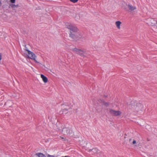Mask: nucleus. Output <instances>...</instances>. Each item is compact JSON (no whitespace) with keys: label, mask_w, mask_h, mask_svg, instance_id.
Here are the masks:
<instances>
[{"label":"nucleus","mask_w":157,"mask_h":157,"mask_svg":"<svg viewBox=\"0 0 157 157\" xmlns=\"http://www.w3.org/2000/svg\"><path fill=\"white\" fill-rule=\"evenodd\" d=\"M65 25L67 28L70 30L69 36L71 41H77L83 39L82 34L77 27L68 22L66 23Z\"/></svg>","instance_id":"f257e3e1"},{"label":"nucleus","mask_w":157,"mask_h":157,"mask_svg":"<svg viewBox=\"0 0 157 157\" xmlns=\"http://www.w3.org/2000/svg\"><path fill=\"white\" fill-rule=\"evenodd\" d=\"M25 50L27 51L28 54H26V57L29 59H31L34 61V62L37 63H39V62H37L36 59V57L34 53L31 52L28 49H26Z\"/></svg>","instance_id":"f03ea898"},{"label":"nucleus","mask_w":157,"mask_h":157,"mask_svg":"<svg viewBox=\"0 0 157 157\" xmlns=\"http://www.w3.org/2000/svg\"><path fill=\"white\" fill-rule=\"evenodd\" d=\"M109 113L112 115L117 116L121 115V112L119 111H116L110 109Z\"/></svg>","instance_id":"7ed1b4c3"},{"label":"nucleus","mask_w":157,"mask_h":157,"mask_svg":"<svg viewBox=\"0 0 157 157\" xmlns=\"http://www.w3.org/2000/svg\"><path fill=\"white\" fill-rule=\"evenodd\" d=\"M71 108L70 107L68 106V108H66L61 110L59 112L60 114H66L68 113V112L70 111Z\"/></svg>","instance_id":"20e7f679"},{"label":"nucleus","mask_w":157,"mask_h":157,"mask_svg":"<svg viewBox=\"0 0 157 157\" xmlns=\"http://www.w3.org/2000/svg\"><path fill=\"white\" fill-rule=\"evenodd\" d=\"M124 9L126 11L131 12L136 10V8L135 6H133L132 5L128 4V8L125 7Z\"/></svg>","instance_id":"39448f33"},{"label":"nucleus","mask_w":157,"mask_h":157,"mask_svg":"<svg viewBox=\"0 0 157 157\" xmlns=\"http://www.w3.org/2000/svg\"><path fill=\"white\" fill-rule=\"evenodd\" d=\"M70 132V129L68 128H64L62 130V133L65 135H68Z\"/></svg>","instance_id":"423d86ee"},{"label":"nucleus","mask_w":157,"mask_h":157,"mask_svg":"<svg viewBox=\"0 0 157 157\" xmlns=\"http://www.w3.org/2000/svg\"><path fill=\"white\" fill-rule=\"evenodd\" d=\"M84 147H85V146H83ZM85 147L86 148V150H87L88 152L89 151V150L90 149H91L92 148V145L91 143H86V146H85Z\"/></svg>","instance_id":"0eeeda50"},{"label":"nucleus","mask_w":157,"mask_h":157,"mask_svg":"<svg viewBox=\"0 0 157 157\" xmlns=\"http://www.w3.org/2000/svg\"><path fill=\"white\" fill-rule=\"evenodd\" d=\"M137 104V103L134 101H131L130 103L128 105L131 106L132 109L135 107V106Z\"/></svg>","instance_id":"6e6552de"},{"label":"nucleus","mask_w":157,"mask_h":157,"mask_svg":"<svg viewBox=\"0 0 157 157\" xmlns=\"http://www.w3.org/2000/svg\"><path fill=\"white\" fill-rule=\"evenodd\" d=\"M40 77L44 83H46L48 82V79L46 76L43 74H41L40 75Z\"/></svg>","instance_id":"1a4fd4ad"},{"label":"nucleus","mask_w":157,"mask_h":157,"mask_svg":"<svg viewBox=\"0 0 157 157\" xmlns=\"http://www.w3.org/2000/svg\"><path fill=\"white\" fill-rule=\"evenodd\" d=\"M10 7H11L13 10H15V8H18L19 7H20V6H19V5L18 4H17L16 5H15L14 4H10Z\"/></svg>","instance_id":"9d476101"},{"label":"nucleus","mask_w":157,"mask_h":157,"mask_svg":"<svg viewBox=\"0 0 157 157\" xmlns=\"http://www.w3.org/2000/svg\"><path fill=\"white\" fill-rule=\"evenodd\" d=\"M98 150L96 148H92L89 150V152L92 151L94 154L97 153L98 152Z\"/></svg>","instance_id":"9b49d317"},{"label":"nucleus","mask_w":157,"mask_h":157,"mask_svg":"<svg viewBox=\"0 0 157 157\" xmlns=\"http://www.w3.org/2000/svg\"><path fill=\"white\" fill-rule=\"evenodd\" d=\"M101 103L106 107H108L109 105V103L105 102L103 99Z\"/></svg>","instance_id":"f8f14e48"},{"label":"nucleus","mask_w":157,"mask_h":157,"mask_svg":"<svg viewBox=\"0 0 157 157\" xmlns=\"http://www.w3.org/2000/svg\"><path fill=\"white\" fill-rule=\"evenodd\" d=\"M36 155L38 157H46L45 155L41 153H37L36 154Z\"/></svg>","instance_id":"ddd939ff"},{"label":"nucleus","mask_w":157,"mask_h":157,"mask_svg":"<svg viewBox=\"0 0 157 157\" xmlns=\"http://www.w3.org/2000/svg\"><path fill=\"white\" fill-rule=\"evenodd\" d=\"M121 23V22L120 21H118L116 22L115 24L116 25L118 29H120V25Z\"/></svg>","instance_id":"4468645a"},{"label":"nucleus","mask_w":157,"mask_h":157,"mask_svg":"<svg viewBox=\"0 0 157 157\" xmlns=\"http://www.w3.org/2000/svg\"><path fill=\"white\" fill-rule=\"evenodd\" d=\"M83 51L81 49H79V51H78L77 52H76V53L78 55H79L81 56H83Z\"/></svg>","instance_id":"2eb2a0df"},{"label":"nucleus","mask_w":157,"mask_h":157,"mask_svg":"<svg viewBox=\"0 0 157 157\" xmlns=\"http://www.w3.org/2000/svg\"><path fill=\"white\" fill-rule=\"evenodd\" d=\"M69 132V133L68 134V135L71 136H73L74 138H75V137L74 135V133L73 132L72 130H71L70 129V132Z\"/></svg>","instance_id":"dca6fc26"},{"label":"nucleus","mask_w":157,"mask_h":157,"mask_svg":"<svg viewBox=\"0 0 157 157\" xmlns=\"http://www.w3.org/2000/svg\"><path fill=\"white\" fill-rule=\"evenodd\" d=\"M79 49H78L76 48H75L73 49V51L74 52H77L78 51H79Z\"/></svg>","instance_id":"f3484780"},{"label":"nucleus","mask_w":157,"mask_h":157,"mask_svg":"<svg viewBox=\"0 0 157 157\" xmlns=\"http://www.w3.org/2000/svg\"><path fill=\"white\" fill-rule=\"evenodd\" d=\"M70 1L74 3H75L77 2L78 1V0H70Z\"/></svg>","instance_id":"a211bd4d"},{"label":"nucleus","mask_w":157,"mask_h":157,"mask_svg":"<svg viewBox=\"0 0 157 157\" xmlns=\"http://www.w3.org/2000/svg\"><path fill=\"white\" fill-rule=\"evenodd\" d=\"M16 0H10V2L12 4L14 3L15 2Z\"/></svg>","instance_id":"6ab92c4d"},{"label":"nucleus","mask_w":157,"mask_h":157,"mask_svg":"<svg viewBox=\"0 0 157 157\" xmlns=\"http://www.w3.org/2000/svg\"><path fill=\"white\" fill-rule=\"evenodd\" d=\"M136 143V141L135 140H133L132 142V144L134 145Z\"/></svg>","instance_id":"aec40b11"},{"label":"nucleus","mask_w":157,"mask_h":157,"mask_svg":"<svg viewBox=\"0 0 157 157\" xmlns=\"http://www.w3.org/2000/svg\"><path fill=\"white\" fill-rule=\"evenodd\" d=\"M103 99H98V102L100 103H101V102L103 100Z\"/></svg>","instance_id":"412c9836"},{"label":"nucleus","mask_w":157,"mask_h":157,"mask_svg":"<svg viewBox=\"0 0 157 157\" xmlns=\"http://www.w3.org/2000/svg\"><path fill=\"white\" fill-rule=\"evenodd\" d=\"M48 157H55L54 155H50L48 154L47 155Z\"/></svg>","instance_id":"4be33fe9"},{"label":"nucleus","mask_w":157,"mask_h":157,"mask_svg":"<svg viewBox=\"0 0 157 157\" xmlns=\"http://www.w3.org/2000/svg\"><path fill=\"white\" fill-rule=\"evenodd\" d=\"M2 56L1 54L0 53V61L2 60Z\"/></svg>","instance_id":"5701e85b"},{"label":"nucleus","mask_w":157,"mask_h":157,"mask_svg":"<svg viewBox=\"0 0 157 157\" xmlns=\"http://www.w3.org/2000/svg\"><path fill=\"white\" fill-rule=\"evenodd\" d=\"M2 5V3L1 0H0V6H1Z\"/></svg>","instance_id":"b1692460"},{"label":"nucleus","mask_w":157,"mask_h":157,"mask_svg":"<svg viewBox=\"0 0 157 157\" xmlns=\"http://www.w3.org/2000/svg\"><path fill=\"white\" fill-rule=\"evenodd\" d=\"M104 97H105V98H107L108 97V96L107 95H104Z\"/></svg>","instance_id":"393cba45"},{"label":"nucleus","mask_w":157,"mask_h":157,"mask_svg":"<svg viewBox=\"0 0 157 157\" xmlns=\"http://www.w3.org/2000/svg\"><path fill=\"white\" fill-rule=\"evenodd\" d=\"M131 140H132V139H130L129 140V142H130L131 141Z\"/></svg>","instance_id":"a878e982"},{"label":"nucleus","mask_w":157,"mask_h":157,"mask_svg":"<svg viewBox=\"0 0 157 157\" xmlns=\"http://www.w3.org/2000/svg\"><path fill=\"white\" fill-rule=\"evenodd\" d=\"M65 157H70V156H65Z\"/></svg>","instance_id":"bb28decb"},{"label":"nucleus","mask_w":157,"mask_h":157,"mask_svg":"<svg viewBox=\"0 0 157 157\" xmlns=\"http://www.w3.org/2000/svg\"><path fill=\"white\" fill-rule=\"evenodd\" d=\"M57 129H59V130H60V129L59 128H57Z\"/></svg>","instance_id":"cd10ccee"},{"label":"nucleus","mask_w":157,"mask_h":157,"mask_svg":"<svg viewBox=\"0 0 157 157\" xmlns=\"http://www.w3.org/2000/svg\"><path fill=\"white\" fill-rule=\"evenodd\" d=\"M138 104L139 105H140V103L139 104Z\"/></svg>","instance_id":"c85d7f7f"},{"label":"nucleus","mask_w":157,"mask_h":157,"mask_svg":"<svg viewBox=\"0 0 157 157\" xmlns=\"http://www.w3.org/2000/svg\"><path fill=\"white\" fill-rule=\"evenodd\" d=\"M62 157H65V156H62Z\"/></svg>","instance_id":"c756f323"}]
</instances>
